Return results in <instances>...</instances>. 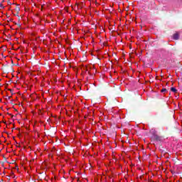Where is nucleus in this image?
<instances>
[{"instance_id":"1","label":"nucleus","mask_w":182,"mask_h":182,"mask_svg":"<svg viewBox=\"0 0 182 182\" xmlns=\"http://www.w3.org/2000/svg\"><path fill=\"white\" fill-rule=\"evenodd\" d=\"M152 140H154L155 141H160V140H161V138L159 135L154 134V135L152 136Z\"/></svg>"},{"instance_id":"2","label":"nucleus","mask_w":182,"mask_h":182,"mask_svg":"<svg viewBox=\"0 0 182 182\" xmlns=\"http://www.w3.org/2000/svg\"><path fill=\"white\" fill-rule=\"evenodd\" d=\"M180 35H178L177 33H174L173 36V39H174V41H178Z\"/></svg>"},{"instance_id":"3","label":"nucleus","mask_w":182,"mask_h":182,"mask_svg":"<svg viewBox=\"0 0 182 182\" xmlns=\"http://www.w3.org/2000/svg\"><path fill=\"white\" fill-rule=\"evenodd\" d=\"M171 92H173V93H177V89H176L175 87H171Z\"/></svg>"},{"instance_id":"4","label":"nucleus","mask_w":182,"mask_h":182,"mask_svg":"<svg viewBox=\"0 0 182 182\" xmlns=\"http://www.w3.org/2000/svg\"><path fill=\"white\" fill-rule=\"evenodd\" d=\"M161 92L162 93H164V92H167V89L164 88V89H162V90H161Z\"/></svg>"},{"instance_id":"5","label":"nucleus","mask_w":182,"mask_h":182,"mask_svg":"<svg viewBox=\"0 0 182 182\" xmlns=\"http://www.w3.org/2000/svg\"><path fill=\"white\" fill-rule=\"evenodd\" d=\"M0 8H1L2 9H4V8H5V6H4V5L2 4H0Z\"/></svg>"},{"instance_id":"6","label":"nucleus","mask_w":182,"mask_h":182,"mask_svg":"<svg viewBox=\"0 0 182 182\" xmlns=\"http://www.w3.org/2000/svg\"><path fill=\"white\" fill-rule=\"evenodd\" d=\"M16 11H20L19 7H16Z\"/></svg>"},{"instance_id":"7","label":"nucleus","mask_w":182,"mask_h":182,"mask_svg":"<svg viewBox=\"0 0 182 182\" xmlns=\"http://www.w3.org/2000/svg\"><path fill=\"white\" fill-rule=\"evenodd\" d=\"M18 26L21 28V23H17Z\"/></svg>"},{"instance_id":"8","label":"nucleus","mask_w":182,"mask_h":182,"mask_svg":"<svg viewBox=\"0 0 182 182\" xmlns=\"http://www.w3.org/2000/svg\"><path fill=\"white\" fill-rule=\"evenodd\" d=\"M8 5H12V4H11V2H8Z\"/></svg>"},{"instance_id":"9","label":"nucleus","mask_w":182,"mask_h":182,"mask_svg":"<svg viewBox=\"0 0 182 182\" xmlns=\"http://www.w3.org/2000/svg\"><path fill=\"white\" fill-rule=\"evenodd\" d=\"M85 69H86V72H87V68H85Z\"/></svg>"},{"instance_id":"10","label":"nucleus","mask_w":182,"mask_h":182,"mask_svg":"<svg viewBox=\"0 0 182 182\" xmlns=\"http://www.w3.org/2000/svg\"><path fill=\"white\" fill-rule=\"evenodd\" d=\"M1 101V100H0V102Z\"/></svg>"}]
</instances>
